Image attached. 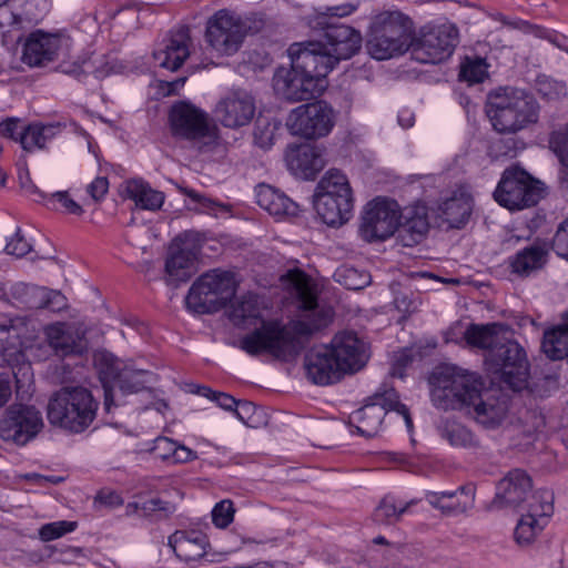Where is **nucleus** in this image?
I'll list each match as a JSON object with an SVG mask.
<instances>
[{"mask_svg": "<svg viewBox=\"0 0 568 568\" xmlns=\"http://www.w3.org/2000/svg\"><path fill=\"white\" fill-rule=\"evenodd\" d=\"M415 504V500L407 503L398 501L393 496H385L373 513V519L379 525H390L399 520L408 508Z\"/></svg>", "mask_w": 568, "mask_h": 568, "instance_id": "obj_45", "label": "nucleus"}, {"mask_svg": "<svg viewBox=\"0 0 568 568\" xmlns=\"http://www.w3.org/2000/svg\"><path fill=\"white\" fill-rule=\"evenodd\" d=\"M314 196L354 201L348 179L339 170H328L317 183Z\"/></svg>", "mask_w": 568, "mask_h": 568, "instance_id": "obj_38", "label": "nucleus"}, {"mask_svg": "<svg viewBox=\"0 0 568 568\" xmlns=\"http://www.w3.org/2000/svg\"><path fill=\"white\" fill-rule=\"evenodd\" d=\"M52 196L67 210V212L74 215H81L83 213L82 207L69 196L68 192H55Z\"/></svg>", "mask_w": 568, "mask_h": 568, "instance_id": "obj_64", "label": "nucleus"}, {"mask_svg": "<svg viewBox=\"0 0 568 568\" xmlns=\"http://www.w3.org/2000/svg\"><path fill=\"white\" fill-rule=\"evenodd\" d=\"M486 114L495 131L501 134H516L537 123L539 105L527 91L505 87L488 94Z\"/></svg>", "mask_w": 568, "mask_h": 568, "instance_id": "obj_4", "label": "nucleus"}, {"mask_svg": "<svg viewBox=\"0 0 568 568\" xmlns=\"http://www.w3.org/2000/svg\"><path fill=\"white\" fill-rule=\"evenodd\" d=\"M77 528L75 521L59 520L43 525L39 529V536L43 541H51Z\"/></svg>", "mask_w": 568, "mask_h": 568, "instance_id": "obj_51", "label": "nucleus"}, {"mask_svg": "<svg viewBox=\"0 0 568 568\" xmlns=\"http://www.w3.org/2000/svg\"><path fill=\"white\" fill-rule=\"evenodd\" d=\"M335 124V112L325 101H314L293 109L286 126L293 135L307 140L326 136Z\"/></svg>", "mask_w": 568, "mask_h": 568, "instance_id": "obj_14", "label": "nucleus"}, {"mask_svg": "<svg viewBox=\"0 0 568 568\" xmlns=\"http://www.w3.org/2000/svg\"><path fill=\"white\" fill-rule=\"evenodd\" d=\"M190 392L210 398L225 410L234 412L235 405L237 404V400L233 396L226 393L214 392L207 386L193 385Z\"/></svg>", "mask_w": 568, "mask_h": 568, "instance_id": "obj_53", "label": "nucleus"}, {"mask_svg": "<svg viewBox=\"0 0 568 568\" xmlns=\"http://www.w3.org/2000/svg\"><path fill=\"white\" fill-rule=\"evenodd\" d=\"M433 404L440 409H462L478 424L494 428L506 416L504 400L483 393V382L475 374L455 366L437 367L429 377Z\"/></svg>", "mask_w": 568, "mask_h": 568, "instance_id": "obj_2", "label": "nucleus"}, {"mask_svg": "<svg viewBox=\"0 0 568 568\" xmlns=\"http://www.w3.org/2000/svg\"><path fill=\"white\" fill-rule=\"evenodd\" d=\"M547 244L535 242L510 257L509 266L511 272L518 276L528 277L544 268L547 263Z\"/></svg>", "mask_w": 568, "mask_h": 568, "instance_id": "obj_33", "label": "nucleus"}, {"mask_svg": "<svg viewBox=\"0 0 568 568\" xmlns=\"http://www.w3.org/2000/svg\"><path fill=\"white\" fill-rule=\"evenodd\" d=\"M287 169L297 178L312 180L325 166L323 150L312 144H293L285 151Z\"/></svg>", "mask_w": 568, "mask_h": 568, "instance_id": "obj_27", "label": "nucleus"}, {"mask_svg": "<svg viewBox=\"0 0 568 568\" xmlns=\"http://www.w3.org/2000/svg\"><path fill=\"white\" fill-rule=\"evenodd\" d=\"M174 554L185 561L202 558L206 552L207 540L200 531H175L169 538Z\"/></svg>", "mask_w": 568, "mask_h": 568, "instance_id": "obj_36", "label": "nucleus"}, {"mask_svg": "<svg viewBox=\"0 0 568 568\" xmlns=\"http://www.w3.org/2000/svg\"><path fill=\"white\" fill-rule=\"evenodd\" d=\"M327 346L344 374L362 369L369 358L367 345L354 332L336 334Z\"/></svg>", "mask_w": 568, "mask_h": 568, "instance_id": "obj_23", "label": "nucleus"}, {"mask_svg": "<svg viewBox=\"0 0 568 568\" xmlns=\"http://www.w3.org/2000/svg\"><path fill=\"white\" fill-rule=\"evenodd\" d=\"M170 122L174 135L191 141L202 153L211 152L217 144V128L205 112L191 103L174 104Z\"/></svg>", "mask_w": 568, "mask_h": 568, "instance_id": "obj_11", "label": "nucleus"}, {"mask_svg": "<svg viewBox=\"0 0 568 568\" xmlns=\"http://www.w3.org/2000/svg\"><path fill=\"white\" fill-rule=\"evenodd\" d=\"M256 408L251 402H239L235 405L234 413L236 417L242 420L245 425L253 427L254 423L252 420L253 414Z\"/></svg>", "mask_w": 568, "mask_h": 568, "instance_id": "obj_61", "label": "nucleus"}, {"mask_svg": "<svg viewBox=\"0 0 568 568\" xmlns=\"http://www.w3.org/2000/svg\"><path fill=\"white\" fill-rule=\"evenodd\" d=\"M247 33L245 21L235 13L221 9L206 22L205 40L219 54L232 55L240 50Z\"/></svg>", "mask_w": 568, "mask_h": 568, "instance_id": "obj_15", "label": "nucleus"}, {"mask_svg": "<svg viewBox=\"0 0 568 568\" xmlns=\"http://www.w3.org/2000/svg\"><path fill=\"white\" fill-rule=\"evenodd\" d=\"M234 506L230 499L217 503L212 509V521L217 528H226L234 518Z\"/></svg>", "mask_w": 568, "mask_h": 568, "instance_id": "obj_56", "label": "nucleus"}, {"mask_svg": "<svg viewBox=\"0 0 568 568\" xmlns=\"http://www.w3.org/2000/svg\"><path fill=\"white\" fill-rule=\"evenodd\" d=\"M47 9V0H6L0 4V33L20 41L23 31L37 24Z\"/></svg>", "mask_w": 568, "mask_h": 568, "instance_id": "obj_17", "label": "nucleus"}, {"mask_svg": "<svg viewBox=\"0 0 568 568\" xmlns=\"http://www.w3.org/2000/svg\"><path fill=\"white\" fill-rule=\"evenodd\" d=\"M185 194L189 199L193 200L194 202L199 203L203 210L207 211V212H212L215 210V207H222V209H225L226 206L225 205H222L217 202H215L214 200L210 199V197H206L205 195H202L200 193H197L196 191L194 190H186L185 191Z\"/></svg>", "mask_w": 568, "mask_h": 568, "instance_id": "obj_62", "label": "nucleus"}, {"mask_svg": "<svg viewBox=\"0 0 568 568\" xmlns=\"http://www.w3.org/2000/svg\"><path fill=\"white\" fill-rule=\"evenodd\" d=\"M554 495L548 489H539L531 494L527 513L519 519L515 529L518 544H529L544 529L554 511Z\"/></svg>", "mask_w": 568, "mask_h": 568, "instance_id": "obj_21", "label": "nucleus"}, {"mask_svg": "<svg viewBox=\"0 0 568 568\" xmlns=\"http://www.w3.org/2000/svg\"><path fill=\"white\" fill-rule=\"evenodd\" d=\"M133 508V511H141L143 516H151L156 511H162L165 516L175 511V506L169 501L160 498H152L141 504L132 503L128 505V513Z\"/></svg>", "mask_w": 568, "mask_h": 568, "instance_id": "obj_50", "label": "nucleus"}, {"mask_svg": "<svg viewBox=\"0 0 568 568\" xmlns=\"http://www.w3.org/2000/svg\"><path fill=\"white\" fill-rule=\"evenodd\" d=\"M486 361L511 389L521 390L527 387L529 364L525 349L517 342H501L488 353Z\"/></svg>", "mask_w": 568, "mask_h": 568, "instance_id": "obj_16", "label": "nucleus"}, {"mask_svg": "<svg viewBox=\"0 0 568 568\" xmlns=\"http://www.w3.org/2000/svg\"><path fill=\"white\" fill-rule=\"evenodd\" d=\"M176 442L168 437H158L154 440L152 452L158 458L163 460H171L174 454V449H176Z\"/></svg>", "mask_w": 568, "mask_h": 568, "instance_id": "obj_60", "label": "nucleus"}, {"mask_svg": "<svg viewBox=\"0 0 568 568\" xmlns=\"http://www.w3.org/2000/svg\"><path fill=\"white\" fill-rule=\"evenodd\" d=\"M314 207L325 224L339 226L352 217L354 201L314 196Z\"/></svg>", "mask_w": 568, "mask_h": 568, "instance_id": "obj_37", "label": "nucleus"}, {"mask_svg": "<svg viewBox=\"0 0 568 568\" xmlns=\"http://www.w3.org/2000/svg\"><path fill=\"white\" fill-rule=\"evenodd\" d=\"M336 281L348 290H361L369 282V276L359 274L355 268L344 267L335 273Z\"/></svg>", "mask_w": 568, "mask_h": 568, "instance_id": "obj_54", "label": "nucleus"}, {"mask_svg": "<svg viewBox=\"0 0 568 568\" xmlns=\"http://www.w3.org/2000/svg\"><path fill=\"white\" fill-rule=\"evenodd\" d=\"M545 195V184L518 168L505 170L494 192L496 202L511 211L534 206Z\"/></svg>", "mask_w": 568, "mask_h": 568, "instance_id": "obj_12", "label": "nucleus"}, {"mask_svg": "<svg viewBox=\"0 0 568 568\" xmlns=\"http://www.w3.org/2000/svg\"><path fill=\"white\" fill-rule=\"evenodd\" d=\"M439 436L456 448L477 450L481 448L480 439L465 425L446 420L438 426Z\"/></svg>", "mask_w": 568, "mask_h": 568, "instance_id": "obj_39", "label": "nucleus"}, {"mask_svg": "<svg viewBox=\"0 0 568 568\" xmlns=\"http://www.w3.org/2000/svg\"><path fill=\"white\" fill-rule=\"evenodd\" d=\"M530 477L521 469L510 470L497 485L490 507L495 509L516 508L530 501Z\"/></svg>", "mask_w": 568, "mask_h": 568, "instance_id": "obj_26", "label": "nucleus"}, {"mask_svg": "<svg viewBox=\"0 0 568 568\" xmlns=\"http://www.w3.org/2000/svg\"><path fill=\"white\" fill-rule=\"evenodd\" d=\"M497 324L478 325L471 324L465 331V339L473 347L488 349V353L499 346L501 343L497 328Z\"/></svg>", "mask_w": 568, "mask_h": 568, "instance_id": "obj_44", "label": "nucleus"}, {"mask_svg": "<svg viewBox=\"0 0 568 568\" xmlns=\"http://www.w3.org/2000/svg\"><path fill=\"white\" fill-rule=\"evenodd\" d=\"M94 366L104 388V407L108 412L115 404L118 392L122 395L139 393L153 382L150 371L135 369L106 351L94 354Z\"/></svg>", "mask_w": 568, "mask_h": 568, "instance_id": "obj_7", "label": "nucleus"}, {"mask_svg": "<svg viewBox=\"0 0 568 568\" xmlns=\"http://www.w3.org/2000/svg\"><path fill=\"white\" fill-rule=\"evenodd\" d=\"M509 135L493 142L491 152L496 158L505 156L513 159L517 155L518 151L525 148V143L521 140L514 136V134Z\"/></svg>", "mask_w": 568, "mask_h": 568, "instance_id": "obj_49", "label": "nucleus"}, {"mask_svg": "<svg viewBox=\"0 0 568 568\" xmlns=\"http://www.w3.org/2000/svg\"><path fill=\"white\" fill-rule=\"evenodd\" d=\"M190 28L181 26L168 34L161 48L153 52V58L161 68L170 71L179 70L191 53Z\"/></svg>", "mask_w": 568, "mask_h": 568, "instance_id": "obj_25", "label": "nucleus"}, {"mask_svg": "<svg viewBox=\"0 0 568 568\" xmlns=\"http://www.w3.org/2000/svg\"><path fill=\"white\" fill-rule=\"evenodd\" d=\"M17 292L23 295L22 302L29 308H47L52 312H60L68 306L67 298L60 291L37 285H21L17 288Z\"/></svg>", "mask_w": 568, "mask_h": 568, "instance_id": "obj_35", "label": "nucleus"}, {"mask_svg": "<svg viewBox=\"0 0 568 568\" xmlns=\"http://www.w3.org/2000/svg\"><path fill=\"white\" fill-rule=\"evenodd\" d=\"M128 196L142 210L156 211L164 203L162 192L151 189L141 181H131L126 185Z\"/></svg>", "mask_w": 568, "mask_h": 568, "instance_id": "obj_42", "label": "nucleus"}, {"mask_svg": "<svg viewBox=\"0 0 568 568\" xmlns=\"http://www.w3.org/2000/svg\"><path fill=\"white\" fill-rule=\"evenodd\" d=\"M60 69L63 73L75 77L78 80H82L89 73H93L95 78L100 79L108 75L111 71L109 62L104 61V58L88 59L81 63L75 61L73 63H62Z\"/></svg>", "mask_w": 568, "mask_h": 568, "instance_id": "obj_46", "label": "nucleus"}, {"mask_svg": "<svg viewBox=\"0 0 568 568\" xmlns=\"http://www.w3.org/2000/svg\"><path fill=\"white\" fill-rule=\"evenodd\" d=\"M256 203L271 215L276 217L296 216L298 204L284 192L268 184H258L255 187Z\"/></svg>", "mask_w": 568, "mask_h": 568, "instance_id": "obj_34", "label": "nucleus"}, {"mask_svg": "<svg viewBox=\"0 0 568 568\" xmlns=\"http://www.w3.org/2000/svg\"><path fill=\"white\" fill-rule=\"evenodd\" d=\"M109 190V181L106 178H97L88 185V193L94 201H100Z\"/></svg>", "mask_w": 568, "mask_h": 568, "instance_id": "obj_63", "label": "nucleus"}, {"mask_svg": "<svg viewBox=\"0 0 568 568\" xmlns=\"http://www.w3.org/2000/svg\"><path fill=\"white\" fill-rule=\"evenodd\" d=\"M200 247L196 234L185 232L176 236L170 246L165 271L172 282H185L197 271Z\"/></svg>", "mask_w": 568, "mask_h": 568, "instance_id": "obj_20", "label": "nucleus"}, {"mask_svg": "<svg viewBox=\"0 0 568 568\" xmlns=\"http://www.w3.org/2000/svg\"><path fill=\"white\" fill-rule=\"evenodd\" d=\"M286 280L302 311L298 321L287 325L264 321L258 298L251 293L236 300L232 306L230 317L234 324L255 325L252 332L242 336L236 343V346L246 354L251 356L270 354L276 358L287 359L300 353L313 332L331 323L333 311L318 303L317 286L310 276L300 270H293L287 272Z\"/></svg>", "mask_w": 568, "mask_h": 568, "instance_id": "obj_1", "label": "nucleus"}, {"mask_svg": "<svg viewBox=\"0 0 568 568\" xmlns=\"http://www.w3.org/2000/svg\"><path fill=\"white\" fill-rule=\"evenodd\" d=\"M470 197L459 194L444 201L439 207L443 220L449 227L459 229L469 219L471 214Z\"/></svg>", "mask_w": 568, "mask_h": 568, "instance_id": "obj_40", "label": "nucleus"}, {"mask_svg": "<svg viewBox=\"0 0 568 568\" xmlns=\"http://www.w3.org/2000/svg\"><path fill=\"white\" fill-rule=\"evenodd\" d=\"M538 92L548 100H555L566 94L565 83L554 79H542L537 83Z\"/></svg>", "mask_w": 568, "mask_h": 568, "instance_id": "obj_58", "label": "nucleus"}, {"mask_svg": "<svg viewBox=\"0 0 568 568\" xmlns=\"http://www.w3.org/2000/svg\"><path fill=\"white\" fill-rule=\"evenodd\" d=\"M356 10L352 3L326 7L308 20L312 29L323 30V40L302 42L306 53L300 58L302 67L318 63L321 74H328L342 60L351 59L362 45L359 31L345 24L329 22L331 18L347 17Z\"/></svg>", "mask_w": 568, "mask_h": 568, "instance_id": "obj_3", "label": "nucleus"}, {"mask_svg": "<svg viewBox=\"0 0 568 568\" xmlns=\"http://www.w3.org/2000/svg\"><path fill=\"white\" fill-rule=\"evenodd\" d=\"M475 486L471 484L456 490L427 491L426 500L446 516H458L467 513L475 504Z\"/></svg>", "mask_w": 568, "mask_h": 568, "instance_id": "obj_29", "label": "nucleus"}, {"mask_svg": "<svg viewBox=\"0 0 568 568\" xmlns=\"http://www.w3.org/2000/svg\"><path fill=\"white\" fill-rule=\"evenodd\" d=\"M552 250L568 261V217L557 229L552 240Z\"/></svg>", "mask_w": 568, "mask_h": 568, "instance_id": "obj_59", "label": "nucleus"}, {"mask_svg": "<svg viewBox=\"0 0 568 568\" xmlns=\"http://www.w3.org/2000/svg\"><path fill=\"white\" fill-rule=\"evenodd\" d=\"M410 32L402 14H381L371 27L366 49L375 60H387L410 49Z\"/></svg>", "mask_w": 568, "mask_h": 568, "instance_id": "obj_9", "label": "nucleus"}, {"mask_svg": "<svg viewBox=\"0 0 568 568\" xmlns=\"http://www.w3.org/2000/svg\"><path fill=\"white\" fill-rule=\"evenodd\" d=\"M59 131V125L54 124H30L19 133V143L27 152L43 149Z\"/></svg>", "mask_w": 568, "mask_h": 568, "instance_id": "obj_41", "label": "nucleus"}, {"mask_svg": "<svg viewBox=\"0 0 568 568\" xmlns=\"http://www.w3.org/2000/svg\"><path fill=\"white\" fill-rule=\"evenodd\" d=\"M60 39L57 36L40 30L30 33L24 48L22 60L30 67H41L54 60Z\"/></svg>", "mask_w": 568, "mask_h": 568, "instance_id": "obj_30", "label": "nucleus"}, {"mask_svg": "<svg viewBox=\"0 0 568 568\" xmlns=\"http://www.w3.org/2000/svg\"><path fill=\"white\" fill-rule=\"evenodd\" d=\"M14 329L13 320L6 314H0V366L10 364L14 347L9 346L7 337Z\"/></svg>", "mask_w": 568, "mask_h": 568, "instance_id": "obj_48", "label": "nucleus"}, {"mask_svg": "<svg viewBox=\"0 0 568 568\" xmlns=\"http://www.w3.org/2000/svg\"><path fill=\"white\" fill-rule=\"evenodd\" d=\"M32 246L27 241L20 227H17L13 235L8 240L4 252L9 255L23 257L31 251Z\"/></svg>", "mask_w": 568, "mask_h": 568, "instance_id": "obj_57", "label": "nucleus"}, {"mask_svg": "<svg viewBox=\"0 0 568 568\" xmlns=\"http://www.w3.org/2000/svg\"><path fill=\"white\" fill-rule=\"evenodd\" d=\"M487 75L483 59L467 60L460 68L459 77L469 83L483 82Z\"/></svg>", "mask_w": 568, "mask_h": 568, "instance_id": "obj_52", "label": "nucleus"}, {"mask_svg": "<svg viewBox=\"0 0 568 568\" xmlns=\"http://www.w3.org/2000/svg\"><path fill=\"white\" fill-rule=\"evenodd\" d=\"M99 403L83 386H62L53 392L47 404L50 425L71 434L87 430L97 417Z\"/></svg>", "mask_w": 568, "mask_h": 568, "instance_id": "obj_5", "label": "nucleus"}, {"mask_svg": "<svg viewBox=\"0 0 568 568\" xmlns=\"http://www.w3.org/2000/svg\"><path fill=\"white\" fill-rule=\"evenodd\" d=\"M215 118L225 128L237 129L247 125L255 113L253 98L245 91H234L219 101Z\"/></svg>", "mask_w": 568, "mask_h": 568, "instance_id": "obj_24", "label": "nucleus"}, {"mask_svg": "<svg viewBox=\"0 0 568 568\" xmlns=\"http://www.w3.org/2000/svg\"><path fill=\"white\" fill-rule=\"evenodd\" d=\"M236 283L229 272L217 270L201 275L190 287L185 298L189 310L197 314L214 313L234 296Z\"/></svg>", "mask_w": 568, "mask_h": 568, "instance_id": "obj_10", "label": "nucleus"}, {"mask_svg": "<svg viewBox=\"0 0 568 568\" xmlns=\"http://www.w3.org/2000/svg\"><path fill=\"white\" fill-rule=\"evenodd\" d=\"M541 348L550 359L568 358V314L564 325L545 332Z\"/></svg>", "mask_w": 568, "mask_h": 568, "instance_id": "obj_43", "label": "nucleus"}, {"mask_svg": "<svg viewBox=\"0 0 568 568\" xmlns=\"http://www.w3.org/2000/svg\"><path fill=\"white\" fill-rule=\"evenodd\" d=\"M402 217L404 222L398 225L399 237L405 246L420 243L429 230L427 209L417 204L406 207Z\"/></svg>", "mask_w": 568, "mask_h": 568, "instance_id": "obj_32", "label": "nucleus"}, {"mask_svg": "<svg viewBox=\"0 0 568 568\" xmlns=\"http://www.w3.org/2000/svg\"><path fill=\"white\" fill-rule=\"evenodd\" d=\"M399 207L395 201L375 199L364 211L359 233L367 242L392 236L399 225Z\"/></svg>", "mask_w": 568, "mask_h": 568, "instance_id": "obj_19", "label": "nucleus"}, {"mask_svg": "<svg viewBox=\"0 0 568 568\" xmlns=\"http://www.w3.org/2000/svg\"><path fill=\"white\" fill-rule=\"evenodd\" d=\"M44 336L50 348L59 357L81 354L83 351L80 334L67 323L48 325L44 328Z\"/></svg>", "mask_w": 568, "mask_h": 568, "instance_id": "obj_31", "label": "nucleus"}, {"mask_svg": "<svg viewBox=\"0 0 568 568\" xmlns=\"http://www.w3.org/2000/svg\"><path fill=\"white\" fill-rule=\"evenodd\" d=\"M278 131V124L264 119H258L254 128L255 144L262 149H270L274 144Z\"/></svg>", "mask_w": 568, "mask_h": 568, "instance_id": "obj_47", "label": "nucleus"}, {"mask_svg": "<svg viewBox=\"0 0 568 568\" xmlns=\"http://www.w3.org/2000/svg\"><path fill=\"white\" fill-rule=\"evenodd\" d=\"M291 60V68L281 67L273 77V87L277 94L286 100L302 101L308 100L323 92L326 87L325 78L327 74H321L318 63L302 67L300 58L306 53L303 43H293L287 49Z\"/></svg>", "mask_w": 568, "mask_h": 568, "instance_id": "obj_6", "label": "nucleus"}, {"mask_svg": "<svg viewBox=\"0 0 568 568\" xmlns=\"http://www.w3.org/2000/svg\"><path fill=\"white\" fill-rule=\"evenodd\" d=\"M457 38L458 30L450 23L424 27L416 38L410 37L412 57L420 63H440L453 54Z\"/></svg>", "mask_w": 568, "mask_h": 568, "instance_id": "obj_13", "label": "nucleus"}, {"mask_svg": "<svg viewBox=\"0 0 568 568\" xmlns=\"http://www.w3.org/2000/svg\"><path fill=\"white\" fill-rule=\"evenodd\" d=\"M554 495L548 489H539L531 494L527 513L519 519L515 529L518 544H529L544 529L554 511Z\"/></svg>", "mask_w": 568, "mask_h": 568, "instance_id": "obj_22", "label": "nucleus"}, {"mask_svg": "<svg viewBox=\"0 0 568 568\" xmlns=\"http://www.w3.org/2000/svg\"><path fill=\"white\" fill-rule=\"evenodd\" d=\"M549 148L557 155L560 163L568 168V128L551 133Z\"/></svg>", "mask_w": 568, "mask_h": 568, "instance_id": "obj_55", "label": "nucleus"}, {"mask_svg": "<svg viewBox=\"0 0 568 568\" xmlns=\"http://www.w3.org/2000/svg\"><path fill=\"white\" fill-rule=\"evenodd\" d=\"M307 377L317 385L338 382L344 375L327 345L310 349L304 358Z\"/></svg>", "mask_w": 568, "mask_h": 568, "instance_id": "obj_28", "label": "nucleus"}, {"mask_svg": "<svg viewBox=\"0 0 568 568\" xmlns=\"http://www.w3.org/2000/svg\"><path fill=\"white\" fill-rule=\"evenodd\" d=\"M41 412L26 404L10 405L0 419V437L6 442L26 445L43 428Z\"/></svg>", "mask_w": 568, "mask_h": 568, "instance_id": "obj_18", "label": "nucleus"}, {"mask_svg": "<svg viewBox=\"0 0 568 568\" xmlns=\"http://www.w3.org/2000/svg\"><path fill=\"white\" fill-rule=\"evenodd\" d=\"M387 410H396L403 415L407 427H412L408 408L399 402L395 388L386 383L368 398V403L348 416V424L356 428L357 434L367 438L374 437L381 430Z\"/></svg>", "mask_w": 568, "mask_h": 568, "instance_id": "obj_8", "label": "nucleus"}]
</instances>
